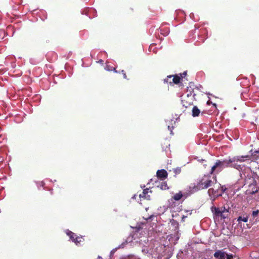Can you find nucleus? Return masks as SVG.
Wrapping results in <instances>:
<instances>
[{
	"instance_id": "obj_10",
	"label": "nucleus",
	"mask_w": 259,
	"mask_h": 259,
	"mask_svg": "<svg viewBox=\"0 0 259 259\" xmlns=\"http://www.w3.org/2000/svg\"><path fill=\"white\" fill-rule=\"evenodd\" d=\"M248 220V216H240L237 218V221L239 222V223H240L241 222H243L244 223L247 222Z\"/></svg>"
},
{
	"instance_id": "obj_37",
	"label": "nucleus",
	"mask_w": 259,
	"mask_h": 259,
	"mask_svg": "<svg viewBox=\"0 0 259 259\" xmlns=\"http://www.w3.org/2000/svg\"><path fill=\"white\" fill-rule=\"evenodd\" d=\"M113 71H114V72H117V71L116 70V69H115V68H114Z\"/></svg>"
},
{
	"instance_id": "obj_11",
	"label": "nucleus",
	"mask_w": 259,
	"mask_h": 259,
	"mask_svg": "<svg viewBox=\"0 0 259 259\" xmlns=\"http://www.w3.org/2000/svg\"><path fill=\"white\" fill-rule=\"evenodd\" d=\"M173 75H169L167 76L166 78L164 79V82L169 83L170 84H173V82L172 80Z\"/></svg>"
},
{
	"instance_id": "obj_1",
	"label": "nucleus",
	"mask_w": 259,
	"mask_h": 259,
	"mask_svg": "<svg viewBox=\"0 0 259 259\" xmlns=\"http://www.w3.org/2000/svg\"><path fill=\"white\" fill-rule=\"evenodd\" d=\"M249 158L248 155L235 156L229 159L217 160L211 167L210 173V174H218L225 168L233 167L239 171L240 178L244 177L243 176H248L246 179V183L249 184L251 187L253 186L250 183L253 182V179L249 176L251 174V168L243 164L244 162L248 163Z\"/></svg>"
},
{
	"instance_id": "obj_9",
	"label": "nucleus",
	"mask_w": 259,
	"mask_h": 259,
	"mask_svg": "<svg viewBox=\"0 0 259 259\" xmlns=\"http://www.w3.org/2000/svg\"><path fill=\"white\" fill-rule=\"evenodd\" d=\"M192 112V116L193 117L198 116L200 113V110L198 108V107L196 106H193Z\"/></svg>"
},
{
	"instance_id": "obj_17",
	"label": "nucleus",
	"mask_w": 259,
	"mask_h": 259,
	"mask_svg": "<svg viewBox=\"0 0 259 259\" xmlns=\"http://www.w3.org/2000/svg\"><path fill=\"white\" fill-rule=\"evenodd\" d=\"M158 187H160V188L162 190H165L167 189V184L165 182H162L161 184L159 186V185H157Z\"/></svg>"
},
{
	"instance_id": "obj_15",
	"label": "nucleus",
	"mask_w": 259,
	"mask_h": 259,
	"mask_svg": "<svg viewBox=\"0 0 259 259\" xmlns=\"http://www.w3.org/2000/svg\"><path fill=\"white\" fill-rule=\"evenodd\" d=\"M149 189L147 188L143 190V191L142 192V194H140L139 196L140 197H145L146 198V195L149 192Z\"/></svg>"
},
{
	"instance_id": "obj_12",
	"label": "nucleus",
	"mask_w": 259,
	"mask_h": 259,
	"mask_svg": "<svg viewBox=\"0 0 259 259\" xmlns=\"http://www.w3.org/2000/svg\"><path fill=\"white\" fill-rule=\"evenodd\" d=\"M183 196V194L181 192H179L178 193L176 194L174 196L173 198L176 201H179L180 200Z\"/></svg>"
},
{
	"instance_id": "obj_23",
	"label": "nucleus",
	"mask_w": 259,
	"mask_h": 259,
	"mask_svg": "<svg viewBox=\"0 0 259 259\" xmlns=\"http://www.w3.org/2000/svg\"><path fill=\"white\" fill-rule=\"evenodd\" d=\"M221 210L222 212H223L224 214L227 215L228 216V213L229 212L228 209H226L225 207H222Z\"/></svg>"
},
{
	"instance_id": "obj_5",
	"label": "nucleus",
	"mask_w": 259,
	"mask_h": 259,
	"mask_svg": "<svg viewBox=\"0 0 259 259\" xmlns=\"http://www.w3.org/2000/svg\"><path fill=\"white\" fill-rule=\"evenodd\" d=\"M213 256L217 259H233L234 257L233 254H228L223 249L216 250Z\"/></svg>"
},
{
	"instance_id": "obj_20",
	"label": "nucleus",
	"mask_w": 259,
	"mask_h": 259,
	"mask_svg": "<svg viewBox=\"0 0 259 259\" xmlns=\"http://www.w3.org/2000/svg\"><path fill=\"white\" fill-rule=\"evenodd\" d=\"M221 187V185L220 184H219L218 186L217 187L216 189H215V191H216V196L217 197H219V196H222V193L221 192L220 193H219V188Z\"/></svg>"
},
{
	"instance_id": "obj_28",
	"label": "nucleus",
	"mask_w": 259,
	"mask_h": 259,
	"mask_svg": "<svg viewBox=\"0 0 259 259\" xmlns=\"http://www.w3.org/2000/svg\"><path fill=\"white\" fill-rule=\"evenodd\" d=\"M193 93V92H192L191 91H190V92H188V94H187V97H189L191 96V95H192V93Z\"/></svg>"
},
{
	"instance_id": "obj_6",
	"label": "nucleus",
	"mask_w": 259,
	"mask_h": 259,
	"mask_svg": "<svg viewBox=\"0 0 259 259\" xmlns=\"http://www.w3.org/2000/svg\"><path fill=\"white\" fill-rule=\"evenodd\" d=\"M66 235L69 236L70 240L74 242L76 245H78L81 241L82 237L77 236V235L72 231L67 229L65 231Z\"/></svg>"
},
{
	"instance_id": "obj_21",
	"label": "nucleus",
	"mask_w": 259,
	"mask_h": 259,
	"mask_svg": "<svg viewBox=\"0 0 259 259\" xmlns=\"http://www.w3.org/2000/svg\"><path fill=\"white\" fill-rule=\"evenodd\" d=\"M142 251L145 254L148 253L150 254V253L149 252V250L148 249V248L146 247H144V248H142Z\"/></svg>"
},
{
	"instance_id": "obj_24",
	"label": "nucleus",
	"mask_w": 259,
	"mask_h": 259,
	"mask_svg": "<svg viewBox=\"0 0 259 259\" xmlns=\"http://www.w3.org/2000/svg\"><path fill=\"white\" fill-rule=\"evenodd\" d=\"M167 127H168V130H169L170 131V134H172L173 126L170 127V126L169 125H168Z\"/></svg>"
},
{
	"instance_id": "obj_41",
	"label": "nucleus",
	"mask_w": 259,
	"mask_h": 259,
	"mask_svg": "<svg viewBox=\"0 0 259 259\" xmlns=\"http://www.w3.org/2000/svg\"><path fill=\"white\" fill-rule=\"evenodd\" d=\"M185 218V217H183V220H184Z\"/></svg>"
},
{
	"instance_id": "obj_2",
	"label": "nucleus",
	"mask_w": 259,
	"mask_h": 259,
	"mask_svg": "<svg viewBox=\"0 0 259 259\" xmlns=\"http://www.w3.org/2000/svg\"><path fill=\"white\" fill-rule=\"evenodd\" d=\"M249 176L253 179V182L250 183L253 186L251 187L249 184L246 183V179L248 176H243L244 177H241V179L243 180L242 182L243 185H247L248 186V188L247 190V192L249 194H254L259 191V176L256 174H253L251 170V174Z\"/></svg>"
},
{
	"instance_id": "obj_32",
	"label": "nucleus",
	"mask_w": 259,
	"mask_h": 259,
	"mask_svg": "<svg viewBox=\"0 0 259 259\" xmlns=\"http://www.w3.org/2000/svg\"><path fill=\"white\" fill-rule=\"evenodd\" d=\"M123 76L124 78H125V79L126 78V75L125 73H123Z\"/></svg>"
},
{
	"instance_id": "obj_13",
	"label": "nucleus",
	"mask_w": 259,
	"mask_h": 259,
	"mask_svg": "<svg viewBox=\"0 0 259 259\" xmlns=\"http://www.w3.org/2000/svg\"><path fill=\"white\" fill-rule=\"evenodd\" d=\"M180 79H181L180 77H179L177 75H175V76L173 75L172 79L173 83L178 84V83H179V82L180 81Z\"/></svg>"
},
{
	"instance_id": "obj_36",
	"label": "nucleus",
	"mask_w": 259,
	"mask_h": 259,
	"mask_svg": "<svg viewBox=\"0 0 259 259\" xmlns=\"http://www.w3.org/2000/svg\"><path fill=\"white\" fill-rule=\"evenodd\" d=\"M98 259H102V257L101 256H99Z\"/></svg>"
},
{
	"instance_id": "obj_3",
	"label": "nucleus",
	"mask_w": 259,
	"mask_h": 259,
	"mask_svg": "<svg viewBox=\"0 0 259 259\" xmlns=\"http://www.w3.org/2000/svg\"><path fill=\"white\" fill-rule=\"evenodd\" d=\"M138 232L135 233L132 237H128L125 242H123L117 247L113 248L110 252V257H111L114 255V254L118 249L123 248L126 244L130 243L131 242H133V243L139 242L140 244H143V242H146L145 241L146 240V238L145 237H141L139 239V240H136V238L138 237Z\"/></svg>"
},
{
	"instance_id": "obj_38",
	"label": "nucleus",
	"mask_w": 259,
	"mask_h": 259,
	"mask_svg": "<svg viewBox=\"0 0 259 259\" xmlns=\"http://www.w3.org/2000/svg\"><path fill=\"white\" fill-rule=\"evenodd\" d=\"M121 72H122V74H123V73H125L124 70H123L121 71Z\"/></svg>"
},
{
	"instance_id": "obj_39",
	"label": "nucleus",
	"mask_w": 259,
	"mask_h": 259,
	"mask_svg": "<svg viewBox=\"0 0 259 259\" xmlns=\"http://www.w3.org/2000/svg\"><path fill=\"white\" fill-rule=\"evenodd\" d=\"M136 198V195H135L132 197V198H133V199H134V198Z\"/></svg>"
},
{
	"instance_id": "obj_16",
	"label": "nucleus",
	"mask_w": 259,
	"mask_h": 259,
	"mask_svg": "<svg viewBox=\"0 0 259 259\" xmlns=\"http://www.w3.org/2000/svg\"><path fill=\"white\" fill-rule=\"evenodd\" d=\"M258 213H259V210H253L250 214V216L253 219L255 218L256 217H257Z\"/></svg>"
},
{
	"instance_id": "obj_35",
	"label": "nucleus",
	"mask_w": 259,
	"mask_h": 259,
	"mask_svg": "<svg viewBox=\"0 0 259 259\" xmlns=\"http://www.w3.org/2000/svg\"><path fill=\"white\" fill-rule=\"evenodd\" d=\"M210 103H211V102H210L209 100L207 102V104L208 105L210 104Z\"/></svg>"
},
{
	"instance_id": "obj_18",
	"label": "nucleus",
	"mask_w": 259,
	"mask_h": 259,
	"mask_svg": "<svg viewBox=\"0 0 259 259\" xmlns=\"http://www.w3.org/2000/svg\"><path fill=\"white\" fill-rule=\"evenodd\" d=\"M194 83L192 82H190L189 83V87H187V92H190V91L194 92Z\"/></svg>"
},
{
	"instance_id": "obj_8",
	"label": "nucleus",
	"mask_w": 259,
	"mask_h": 259,
	"mask_svg": "<svg viewBox=\"0 0 259 259\" xmlns=\"http://www.w3.org/2000/svg\"><path fill=\"white\" fill-rule=\"evenodd\" d=\"M156 176L158 178L164 179L167 177V172L165 169L158 170L156 172Z\"/></svg>"
},
{
	"instance_id": "obj_4",
	"label": "nucleus",
	"mask_w": 259,
	"mask_h": 259,
	"mask_svg": "<svg viewBox=\"0 0 259 259\" xmlns=\"http://www.w3.org/2000/svg\"><path fill=\"white\" fill-rule=\"evenodd\" d=\"M217 182L216 177L214 178V180H207L205 181L204 182H201L199 184V188H198V186H193L192 187V189H191V191L193 192H196L199 190L200 189H207V188L211 186L213 184H215Z\"/></svg>"
},
{
	"instance_id": "obj_26",
	"label": "nucleus",
	"mask_w": 259,
	"mask_h": 259,
	"mask_svg": "<svg viewBox=\"0 0 259 259\" xmlns=\"http://www.w3.org/2000/svg\"><path fill=\"white\" fill-rule=\"evenodd\" d=\"M187 74V71H184L183 73L180 74L181 77H184Z\"/></svg>"
},
{
	"instance_id": "obj_33",
	"label": "nucleus",
	"mask_w": 259,
	"mask_h": 259,
	"mask_svg": "<svg viewBox=\"0 0 259 259\" xmlns=\"http://www.w3.org/2000/svg\"><path fill=\"white\" fill-rule=\"evenodd\" d=\"M193 16H194L193 13H191V14H190V18H192V17H193Z\"/></svg>"
},
{
	"instance_id": "obj_31",
	"label": "nucleus",
	"mask_w": 259,
	"mask_h": 259,
	"mask_svg": "<svg viewBox=\"0 0 259 259\" xmlns=\"http://www.w3.org/2000/svg\"><path fill=\"white\" fill-rule=\"evenodd\" d=\"M176 171L177 172L178 171V172H180V171H181V169H180V168H177V169H176Z\"/></svg>"
},
{
	"instance_id": "obj_40",
	"label": "nucleus",
	"mask_w": 259,
	"mask_h": 259,
	"mask_svg": "<svg viewBox=\"0 0 259 259\" xmlns=\"http://www.w3.org/2000/svg\"><path fill=\"white\" fill-rule=\"evenodd\" d=\"M213 105L214 106H217V105L215 104H213Z\"/></svg>"
},
{
	"instance_id": "obj_25",
	"label": "nucleus",
	"mask_w": 259,
	"mask_h": 259,
	"mask_svg": "<svg viewBox=\"0 0 259 259\" xmlns=\"http://www.w3.org/2000/svg\"><path fill=\"white\" fill-rule=\"evenodd\" d=\"M217 197V196H214V195L213 196H211L210 199L212 201V203H213V202L215 200V199H216Z\"/></svg>"
},
{
	"instance_id": "obj_7",
	"label": "nucleus",
	"mask_w": 259,
	"mask_h": 259,
	"mask_svg": "<svg viewBox=\"0 0 259 259\" xmlns=\"http://www.w3.org/2000/svg\"><path fill=\"white\" fill-rule=\"evenodd\" d=\"M210 209L214 220L219 218L220 217L223 219L227 218V215L224 214L223 212L221 211V208L214 206H212Z\"/></svg>"
},
{
	"instance_id": "obj_34",
	"label": "nucleus",
	"mask_w": 259,
	"mask_h": 259,
	"mask_svg": "<svg viewBox=\"0 0 259 259\" xmlns=\"http://www.w3.org/2000/svg\"><path fill=\"white\" fill-rule=\"evenodd\" d=\"M99 62L101 63H102L104 61L102 60H100Z\"/></svg>"
},
{
	"instance_id": "obj_19",
	"label": "nucleus",
	"mask_w": 259,
	"mask_h": 259,
	"mask_svg": "<svg viewBox=\"0 0 259 259\" xmlns=\"http://www.w3.org/2000/svg\"><path fill=\"white\" fill-rule=\"evenodd\" d=\"M167 207L165 206H163L162 207H160L159 208H158V210L159 211L158 214H162L163 213L165 210H166Z\"/></svg>"
},
{
	"instance_id": "obj_30",
	"label": "nucleus",
	"mask_w": 259,
	"mask_h": 259,
	"mask_svg": "<svg viewBox=\"0 0 259 259\" xmlns=\"http://www.w3.org/2000/svg\"><path fill=\"white\" fill-rule=\"evenodd\" d=\"M220 188H222L221 193L222 194L223 192H224L225 191L226 188H224L223 186L222 187L221 186Z\"/></svg>"
},
{
	"instance_id": "obj_22",
	"label": "nucleus",
	"mask_w": 259,
	"mask_h": 259,
	"mask_svg": "<svg viewBox=\"0 0 259 259\" xmlns=\"http://www.w3.org/2000/svg\"><path fill=\"white\" fill-rule=\"evenodd\" d=\"M253 155L255 157L256 160L258 159H259V150L254 151L253 154Z\"/></svg>"
},
{
	"instance_id": "obj_27",
	"label": "nucleus",
	"mask_w": 259,
	"mask_h": 259,
	"mask_svg": "<svg viewBox=\"0 0 259 259\" xmlns=\"http://www.w3.org/2000/svg\"><path fill=\"white\" fill-rule=\"evenodd\" d=\"M39 185L40 186L43 187L45 185V183L43 181H41L38 183V185Z\"/></svg>"
},
{
	"instance_id": "obj_14",
	"label": "nucleus",
	"mask_w": 259,
	"mask_h": 259,
	"mask_svg": "<svg viewBox=\"0 0 259 259\" xmlns=\"http://www.w3.org/2000/svg\"><path fill=\"white\" fill-rule=\"evenodd\" d=\"M207 193L208 195L211 196V195H214L216 194V191L214 188H210L208 189Z\"/></svg>"
},
{
	"instance_id": "obj_29",
	"label": "nucleus",
	"mask_w": 259,
	"mask_h": 259,
	"mask_svg": "<svg viewBox=\"0 0 259 259\" xmlns=\"http://www.w3.org/2000/svg\"><path fill=\"white\" fill-rule=\"evenodd\" d=\"M169 31L168 30L167 31L165 32L164 33H162V34L163 35H164V36H166V35H167L169 34Z\"/></svg>"
},
{
	"instance_id": "obj_42",
	"label": "nucleus",
	"mask_w": 259,
	"mask_h": 259,
	"mask_svg": "<svg viewBox=\"0 0 259 259\" xmlns=\"http://www.w3.org/2000/svg\"><path fill=\"white\" fill-rule=\"evenodd\" d=\"M193 95V96H195L196 95V94H194Z\"/></svg>"
}]
</instances>
